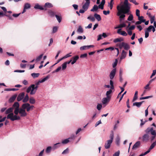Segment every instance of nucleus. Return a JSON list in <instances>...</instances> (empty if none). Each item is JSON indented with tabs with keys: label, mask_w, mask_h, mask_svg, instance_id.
<instances>
[{
	"label": "nucleus",
	"mask_w": 156,
	"mask_h": 156,
	"mask_svg": "<svg viewBox=\"0 0 156 156\" xmlns=\"http://www.w3.org/2000/svg\"><path fill=\"white\" fill-rule=\"evenodd\" d=\"M110 98L108 97H106L103 98L102 100V103L103 104H107L110 101Z\"/></svg>",
	"instance_id": "19"
},
{
	"label": "nucleus",
	"mask_w": 156,
	"mask_h": 156,
	"mask_svg": "<svg viewBox=\"0 0 156 156\" xmlns=\"http://www.w3.org/2000/svg\"><path fill=\"white\" fill-rule=\"evenodd\" d=\"M29 99V97L27 94H26L23 99L22 101L24 103L27 102Z\"/></svg>",
	"instance_id": "26"
},
{
	"label": "nucleus",
	"mask_w": 156,
	"mask_h": 156,
	"mask_svg": "<svg viewBox=\"0 0 156 156\" xmlns=\"http://www.w3.org/2000/svg\"><path fill=\"white\" fill-rule=\"evenodd\" d=\"M69 149L68 148H67L66 149L64 150L62 153V154H66L69 153Z\"/></svg>",
	"instance_id": "46"
},
{
	"label": "nucleus",
	"mask_w": 156,
	"mask_h": 156,
	"mask_svg": "<svg viewBox=\"0 0 156 156\" xmlns=\"http://www.w3.org/2000/svg\"><path fill=\"white\" fill-rule=\"evenodd\" d=\"M75 137L76 136L74 135H72L70 137L68 138L69 139V141H71L72 140H74L75 139Z\"/></svg>",
	"instance_id": "56"
},
{
	"label": "nucleus",
	"mask_w": 156,
	"mask_h": 156,
	"mask_svg": "<svg viewBox=\"0 0 156 156\" xmlns=\"http://www.w3.org/2000/svg\"><path fill=\"white\" fill-rule=\"evenodd\" d=\"M85 0L86 1V2L82 6V9H84L86 11H87L89 7L90 3V0Z\"/></svg>",
	"instance_id": "8"
},
{
	"label": "nucleus",
	"mask_w": 156,
	"mask_h": 156,
	"mask_svg": "<svg viewBox=\"0 0 156 156\" xmlns=\"http://www.w3.org/2000/svg\"><path fill=\"white\" fill-rule=\"evenodd\" d=\"M20 105L19 103L17 102H16L14 103L12 105L13 109H14V113L17 112V111L20 108H19Z\"/></svg>",
	"instance_id": "9"
},
{
	"label": "nucleus",
	"mask_w": 156,
	"mask_h": 156,
	"mask_svg": "<svg viewBox=\"0 0 156 156\" xmlns=\"http://www.w3.org/2000/svg\"><path fill=\"white\" fill-rule=\"evenodd\" d=\"M25 93L22 92L20 93L17 98V100L18 101H20L23 99L25 96Z\"/></svg>",
	"instance_id": "11"
},
{
	"label": "nucleus",
	"mask_w": 156,
	"mask_h": 156,
	"mask_svg": "<svg viewBox=\"0 0 156 156\" xmlns=\"http://www.w3.org/2000/svg\"><path fill=\"white\" fill-rule=\"evenodd\" d=\"M119 48L120 49L123 48L125 50H128L130 48V47L128 43L125 42H122L119 44Z\"/></svg>",
	"instance_id": "7"
},
{
	"label": "nucleus",
	"mask_w": 156,
	"mask_h": 156,
	"mask_svg": "<svg viewBox=\"0 0 156 156\" xmlns=\"http://www.w3.org/2000/svg\"><path fill=\"white\" fill-rule=\"evenodd\" d=\"M120 138L119 136H118L116 140V143L117 145H119L120 143Z\"/></svg>",
	"instance_id": "41"
},
{
	"label": "nucleus",
	"mask_w": 156,
	"mask_h": 156,
	"mask_svg": "<svg viewBox=\"0 0 156 156\" xmlns=\"http://www.w3.org/2000/svg\"><path fill=\"white\" fill-rule=\"evenodd\" d=\"M77 32L80 33H83V29L81 26H80L77 30Z\"/></svg>",
	"instance_id": "45"
},
{
	"label": "nucleus",
	"mask_w": 156,
	"mask_h": 156,
	"mask_svg": "<svg viewBox=\"0 0 156 156\" xmlns=\"http://www.w3.org/2000/svg\"><path fill=\"white\" fill-rule=\"evenodd\" d=\"M50 77V76L49 75H48L46 76L45 78H44L42 79L41 80V82L42 83L44 82L46 80H48Z\"/></svg>",
	"instance_id": "44"
},
{
	"label": "nucleus",
	"mask_w": 156,
	"mask_h": 156,
	"mask_svg": "<svg viewBox=\"0 0 156 156\" xmlns=\"http://www.w3.org/2000/svg\"><path fill=\"white\" fill-rule=\"evenodd\" d=\"M87 19L91 21L92 22H94L95 20V18L92 16H90L87 17Z\"/></svg>",
	"instance_id": "33"
},
{
	"label": "nucleus",
	"mask_w": 156,
	"mask_h": 156,
	"mask_svg": "<svg viewBox=\"0 0 156 156\" xmlns=\"http://www.w3.org/2000/svg\"><path fill=\"white\" fill-rule=\"evenodd\" d=\"M155 20V16H153V17H151V18H150V20L151 23H152L154 22Z\"/></svg>",
	"instance_id": "51"
},
{
	"label": "nucleus",
	"mask_w": 156,
	"mask_h": 156,
	"mask_svg": "<svg viewBox=\"0 0 156 156\" xmlns=\"http://www.w3.org/2000/svg\"><path fill=\"white\" fill-rule=\"evenodd\" d=\"M140 145V141H138L136 142L133 145L132 147V149L133 150L136 149V148L139 147Z\"/></svg>",
	"instance_id": "17"
},
{
	"label": "nucleus",
	"mask_w": 156,
	"mask_h": 156,
	"mask_svg": "<svg viewBox=\"0 0 156 156\" xmlns=\"http://www.w3.org/2000/svg\"><path fill=\"white\" fill-rule=\"evenodd\" d=\"M120 154V151H119L115 152L113 154V156H119Z\"/></svg>",
	"instance_id": "63"
},
{
	"label": "nucleus",
	"mask_w": 156,
	"mask_h": 156,
	"mask_svg": "<svg viewBox=\"0 0 156 156\" xmlns=\"http://www.w3.org/2000/svg\"><path fill=\"white\" fill-rule=\"evenodd\" d=\"M153 97L152 96H148L144 97H140V100H142L143 99H147L149 98H151Z\"/></svg>",
	"instance_id": "43"
},
{
	"label": "nucleus",
	"mask_w": 156,
	"mask_h": 156,
	"mask_svg": "<svg viewBox=\"0 0 156 156\" xmlns=\"http://www.w3.org/2000/svg\"><path fill=\"white\" fill-rule=\"evenodd\" d=\"M149 35V32L146 30L145 31V38H147Z\"/></svg>",
	"instance_id": "59"
},
{
	"label": "nucleus",
	"mask_w": 156,
	"mask_h": 156,
	"mask_svg": "<svg viewBox=\"0 0 156 156\" xmlns=\"http://www.w3.org/2000/svg\"><path fill=\"white\" fill-rule=\"evenodd\" d=\"M34 8L37 9H40V10H43L44 9L46 10V9H44V8L42 6L38 4H36L34 6Z\"/></svg>",
	"instance_id": "16"
},
{
	"label": "nucleus",
	"mask_w": 156,
	"mask_h": 156,
	"mask_svg": "<svg viewBox=\"0 0 156 156\" xmlns=\"http://www.w3.org/2000/svg\"><path fill=\"white\" fill-rule=\"evenodd\" d=\"M156 141H155L151 144L148 150L150 151L154 147L156 146Z\"/></svg>",
	"instance_id": "32"
},
{
	"label": "nucleus",
	"mask_w": 156,
	"mask_h": 156,
	"mask_svg": "<svg viewBox=\"0 0 156 156\" xmlns=\"http://www.w3.org/2000/svg\"><path fill=\"white\" fill-rule=\"evenodd\" d=\"M138 91H136L135 92L134 96L133 97V101H134L136 100L137 98Z\"/></svg>",
	"instance_id": "39"
},
{
	"label": "nucleus",
	"mask_w": 156,
	"mask_h": 156,
	"mask_svg": "<svg viewBox=\"0 0 156 156\" xmlns=\"http://www.w3.org/2000/svg\"><path fill=\"white\" fill-rule=\"evenodd\" d=\"M117 63L118 60L117 59H115V62L112 64V67L113 68H115L117 64Z\"/></svg>",
	"instance_id": "52"
},
{
	"label": "nucleus",
	"mask_w": 156,
	"mask_h": 156,
	"mask_svg": "<svg viewBox=\"0 0 156 156\" xmlns=\"http://www.w3.org/2000/svg\"><path fill=\"white\" fill-rule=\"evenodd\" d=\"M94 47V45H85L81 47L80 48V50L81 51L85 50L88 49L90 48H93Z\"/></svg>",
	"instance_id": "13"
},
{
	"label": "nucleus",
	"mask_w": 156,
	"mask_h": 156,
	"mask_svg": "<svg viewBox=\"0 0 156 156\" xmlns=\"http://www.w3.org/2000/svg\"><path fill=\"white\" fill-rule=\"evenodd\" d=\"M67 62H66L64 63L62 65V70H64L66 69L67 67Z\"/></svg>",
	"instance_id": "40"
},
{
	"label": "nucleus",
	"mask_w": 156,
	"mask_h": 156,
	"mask_svg": "<svg viewBox=\"0 0 156 156\" xmlns=\"http://www.w3.org/2000/svg\"><path fill=\"white\" fill-rule=\"evenodd\" d=\"M61 68L62 67L61 66H59L58 68H57L54 71H53L52 72V73H55L58 72L61 69Z\"/></svg>",
	"instance_id": "53"
},
{
	"label": "nucleus",
	"mask_w": 156,
	"mask_h": 156,
	"mask_svg": "<svg viewBox=\"0 0 156 156\" xmlns=\"http://www.w3.org/2000/svg\"><path fill=\"white\" fill-rule=\"evenodd\" d=\"M52 5L49 2H46V3L44 5V7L45 8H50L53 7Z\"/></svg>",
	"instance_id": "23"
},
{
	"label": "nucleus",
	"mask_w": 156,
	"mask_h": 156,
	"mask_svg": "<svg viewBox=\"0 0 156 156\" xmlns=\"http://www.w3.org/2000/svg\"><path fill=\"white\" fill-rule=\"evenodd\" d=\"M120 8L126 10L125 13H128L130 12V4L128 3V0H124V5H120Z\"/></svg>",
	"instance_id": "4"
},
{
	"label": "nucleus",
	"mask_w": 156,
	"mask_h": 156,
	"mask_svg": "<svg viewBox=\"0 0 156 156\" xmlns=\"http://www.w3.org/2000/svg\"><path fill=\"white\" fill-rule=\"evenodd\" d=\"M152 25H150L147 28H146V31H148V32H150L151 31L152 28Z\"/></svg>",
	"instance_id": "48"
},
{
	"label": "nucleus",
	"mask_w": 156,
	"mask_h": 156,
	"mask_svg": "<svg viewBox=\"0 0 156 156\" xmlns=\"http://www.w3.org/2000/svg\"><path fill=\"white\" fill-rule=\"evenodd\" d=\"M87 56V53H84V54H81L80 56V57L81 58H84L86 57Z\"/></svg>",
	"instance_id": "58"
},
{
	"label": "nucleus",
	"mask_w": 156,
	"mask_h": 156,
	"mask_svg": "<svg viewBox=\"0 0 156 156\" xmlns=\"http://www.w3.org/2000/svg\"><path fill=\"white\" fill-rule=\"evenodd\" d=\"M141 123L140 124V126H142L143 125H144L145 123L147 122V120H146L144 122L143 121V119H140Z\"/></svg>",
	"instance_id": "57"
},
{
	"label": "nucleus",
	"mask_w": 156,
	"mask_h": 156,
	"mask_svg": "<svg viewBox=\"0 0 156 156\" xmlns=\"http://www.w3.org/2000/svg\"><path fill=\"white\" fill-rule=\"evenodd\" d=\"M40 75L39 73H33L31 74V76L34 78H35L38 77Z\"/></svg>",
	"instance_id": "28"
},
{
	"label": "nucleus",
	"mask_w": 156,
	"mask_h": 156,
	"mask_svg": "<svg viewBox=\"0 0 156 156\" xmlns=\"http://www.w3.org/2000/svg\"><path fill=\"white\" fill-rule=\"evenodd\" d=\"M156 70H154L153 71V73L151 74V75L150 76V78H152L153 76H154L156 74Z\"/></svg>",
	"instance_id": "64"
},
{
	"label": "nucleus",
	"mask_w": 156,
	"mask_h": 156,
	"mask_svg": "<svg viewBox=\"0 0 156 156\" xmlns=\"http://www.w3.org/2000/svg\"><path fill=\"white\" fill-rule=\"evenodd\" d=\"M72 58L73 59V61L71 62V63L72 65H73L79 58V57L78 55H76L75 56L73 57Z\"/></svg>",
	"instance_id": "20"
},
{
	"label": "nucleus",
	"mask_w": 156,
	"mask_h": 156,
	"mask_svg": "<svg viewBox=\"0 0 156 156\" xmlns=\"http://www.w3.org/2000/svg\"><path fill=\"white\" fill-rule=\"evenodd\" d=\"M34 84H32L26 90L27 93L30 92V95H33L35 94L37 90L34 87Z\"/></svg>",
	"instance_id": "5"
},
{
	"label": "nucleus",
	"mask_w": 156,
	"mask_h": 156,
	"mask_svg": "<svg viewBox=\"0 0 156 156\" xmlns=\"http://www.w3.org/2000/svg\"><path fill=\"white\" fill-rule=\"evenodd\" d=\"M144 17L142 16H139L138 17V20H139L141 21V22L143 23H144V22H145V21H146V20L144 19Z\"/></svg>",
	"instance_id": "31"
},
{
	"label": "nucleus",
	"mask_w": 156,
	"mask_h": 156,
	"mask_svg": "<svg viewBox=\"0 0 156 156\" xmlns=\"http://www.w3.org/2000/svg\"><path fill=\"white\" fill-rule=\"evenodd\" d=\"M24 108L23 107L20 108L17 111V112L14 113L15 115L13 113L9 114L7 116V119H10L12 121H14L20 120L21 119L20 117L26 116L27 114Z\"/></svg>",
	"instance_id": "1"
},
{
	"label": "nucleus",
	"mask_w": 156,
	"mask_h": 156,
	"mask_svg": "<svg viewBox=\"0 0 156 156\" xmlns=\"http://www.w3.org/2000/svg\"><path fill=\"white\" fill-rule=\"evenodd\" d=\"M24 7L27 9H28L30 8V5L28 3H26L25 4Z\"/></svg>",
	"instance_id": "49"
},
{
	"label": "nucleus",
	"mask_w": 156,
	"mask_h": 156,
	"mask_svg": "<svg viewBox=\"0 0 156 156\" xmlns=\"http://www.w3.org/2000/svg\"><path fill=\"white\" fill-rule=\"evenodd\" d=\"M103 13L105 15H107L109 14L110 11L109 10H108V11L104 10V11H103Z\"/></svg>",
	"instance_id": "62"
},
{
	"label": "nucleus",
	"mask_w": 156,
	"mask_h": 156,
	"mask_svg": "<svg viewBox=\"0 0 156 156\" xmlns=\"http://www.w3.org/2000/svg\"><path fill=\"white\" fill-rule=\"evenodd\" d=\"M116 72V69L115 68L113 69L111 71L109 75V78L110 80H112L114 78Z\"/></svg>",
	"instance_id": "12"
},
{
	"label": "nucleus",
	"mask_w": 156,
	"mask_h": 156,
	"mask_svg": "<svg viewBox=\"0 0 156 156\" xmlns=\"http://www.w3.org/2000/svg\"><path fill=\"white\" fill-rule=\"evenodd\" d=\"M52 149V147L51 146H49L48 147L46 150V152L47 154H49Z\"/></svg>",
	"instance_id": "30"
},
{
	"label": "nucleus",
	"mask_w": 156,
	"mask_h": 156,
	"mask_svg": "<svg viewBox=\"0 0 156 156\" xmlns=\"http://www.w3.org/2000/svg\"><path fill=\"white\" fill-rule=\"evenodd\" d=\"M43 56V54H42L40 55L39 56H38L37 57V58L36 59V61L37 62L39 61L42 57Z\"/></svg>",
	"instance_id": "50"
},
{
	"label": "nucleus",
	"mask_w": 156,
	"mask_h": 156,
	"mask_svg": "<svg viewBox=\"0 0 156 156\" xmlns=\"http://www.w3.org/2000/svg\"><path fill=\"white\" fill-rule=\"evenodd\" d=\"M29 102L30 104H33L35 103V100L33 98H30L29 99Z\"/></svg>",
	"instance_id": "35"
},
{
	"label": "nucleus",
	"mask_w": 156,
	"mask_h": 156,
	"mask_svg": "<svg viewBox=\"0 0 156 156\" xmlns=\"http://www.w3.org/2000/svg\"><path fill=\"white\" fill-rule=\"evenodd\" d=\"M112 142V140H108L107 141V142L105 143V148L106 149L109 148Z\"/></svg>",
	"instance_id": "14"
},
{
	"label": "nucleus",
	"mask_w": 156,
	"mask_h": 156,
	"mask_svg": "<svg viewBox=\"0 0 156 156\" xmlns=\"http://www.w3.org/2000/svg\"><path fill=\"white\" fill-rule=\"evenodd\" d=\"M56 18L59 23H60L62 20V18L60 16H59L57 15H55Z\"/></svg>",
	"instance_id": "42"
},
{
	"label": "nucleus",
	"mask_w": 156,
	"mask_h": 156,
	"mask_svg": "<svg viewBox=\"0 0 156 156\" xmlns=\"http://www.w3.org/2000/svg\"><path fill=\"white\" fill-rule=\"evenodd\" d=\"M13 110V108L12 107L8 108L5 112V114H8V115L11 113H12Z\"/></svg>",
	"instance_id": "22"
},
{
	"label": "nucleus",
	"mask_w": 156,
	"mask_h": 156,
	"mask_svg": "<svg viewBox=\"0 0 156 156\" xmlns=\"http://www.w3.org/2000/svg\"><path fill=\"white\" fill-rule=\"evenodd\" d=\"M22 107L24 108L25 110L26 109L27 111L28 112L30 110H33L34 106L33 105H30L28 103H25L22 105Z\"/></svg>",
	"instance_id": "6"
},
{
	"label": "nucleus",
	"mask_w": 156,
	"mask_h": 156,
	"mask_svg": "<svg viewBox=\"0 0 156 156\" xmlns=\"http://www.w3.org/2000/svg\"><path fill=\"white\" fill-rule=\"evenodd\" d=\"M127 54V52L126 51L124 50H122L121 55L120 57V59L122 60L125 58L126 57Z\"/></svg>",
	"instance_id": "15"
},
{
	"label": "nucleus",
	"mask_w": 156,
	"mask_h": 156,
	"mask_svg": "<svg viewBox=\"0 0 156 156\" xmlns=\"http://www.w3.org/2000/svg\"><path fill=\"white\" fill-rule=\"evenodd\" d=\"M61 146V143H57L54 144L52 147V150L53 151L57 149Z\"/></svg>",
	"instance_id": "18"
},
{
	"label": "nucleus",
	"mask_w": 156,
	"mask_h": 156,
	"mask_svg": "<svg viewBox=\"0 0 156 156\" xmlns=\"http://www.w3.org/2000/svg\"><path fill=\"white\" fill-rule=\"evenodd\" d=\"M117 9L118 11L117 13V15L118 16H119L120 22H121L122 20L124 19V18L126 16L125 14H129V12L128 13H125V12H126V10H124L120 8V5H118L117 6Z\"/></svg>",
	"instance_id": "2"
},
{
	"label": "nucleus",
	"mask_w": 156,
	"mask_h": 156,
	"mask_svg": "<svg viewBox=\"0 0 156 156\" xmlns=\"http://www.w3.org/2000/svg\"><path fill=\"white\" fill-rule=\"evenodd\" d=\"M112 90L111 89H110L109 90L107 91L106 94V97L111 98V96L110 95V94L112 93Z\"/></svg>",
	"instance_id": "27"
},
{
	"label": "nucleus",
	"mask_w": 156,
	"mask_h": 156,
	"mask_svg": "<svg viewBox=\"0 0 156 156\" xmlns=\"http://www.w3.org/2000/svg\"><path fill=\"white\" fill-rule=\"evenodd\" d=\"M139 102H135L133 104V106H136L138 108H140L141 106V105Z\"/></svg>",
	"instance_id": "37"
},
{
	"label": "nucleus",
	"mask_w": 156,
	"mask_h": 156,
	"mask_svg": "<svg viewBox=\"0 0 156 156\" xmlns=\"http://www.w3.org/2000/svg\"><path fill=\"white\" fill-rule=\"evenodd\" d=\"M133 15H132V14H130L127 19L128 20L131 21H132L133 20Z\"/></svg>",
	"instance_id": "47"
},
{
	"label": "nucleus",
	"mask_w": 156,
	"mask_h": 156,
	"mask_svg": "<svg viewBox=\"0 0 156 156\" xmlns=\"http://www.w3.org/2000/svg\"><path fill=\"white\" fill-rule=\"evenodd\" d=\"M114 132L112 130L111 131V133L110 134V140H112V142L113 141V138H114Z\"/></svg>",
	"instance_id": "36"
},
{
	"label": "nucleus",
	"mask_w": 156,
	"mask_h": 156,
	"mask_svg": "<svg viewBox=\"0 0 156 156\" xmlns=\"http://www.w3.org/2000/svg\"><path fill=\"white\" fill-rule=\"evenodd\" d=\"M152 130V127H148L145 130L146 133L144 134L142 136V141L143 142H147L149 140L150 138L149 134L150 131Z\"/></svg>",
	"instance_id": "3"
},
{
	"label": "nucleus",
	"mask_w": 156,
	"mask_h": 156,
	"mask_svg": "<svg viewBox=\"0 0 156 156\" xmlns=\"http://www.w3.org/2000/svg\"><path fill=\"white\" fill-rule=\"evenodd\" d=\"M123 38H117L115 39L114 40L113 42L115 43H116L117 42H121L122 41H123Z\"/></svg>",
	"instance_id": "29"
},
{
	"label": "nucleus",
	"mask_w": 156,
	"mask_h": 156,
	"mask_svg": "<svg viewBox=\"0 0 156 156\" xmlns=\"http://www.w3.org/2000/svg\"><path fill=\"white\" fill-rule=\"evenodd\" d=\"M18 90L19 89L18 88H8L5 89V90L7 91H16Z\"/></svg>",
	"instance_id": "34"
},
{
	"label": "nucleus",
	"mask_w": 156,
	"mask_h": 156,
	"mask_svg": "<svg viewBox=\"0 0 156 156\" xmlns=\"http://www.w3.org/2000/svg\"><path fill=\"white\" fill-rule=\"evenodd\" d=\"M150 133L152 136L151 138V141H152L155 139L156 136V131L155 130H154L153 128L152 127V130L150 131Z\"/></svg>",
	"instance_id": "10"
},
{
	"label": "nucleus",
	"mask_w": 156,
	"mask_h": 156,
	"mask_svg": "<svg viewBox=\"0 0 156 156\" xmlns=\"http://www.w3.org/2000/svg\"><path fill=\"white\" fill-rule=\"evenodd\" d=\"M98 9V5H94L93 8L90 10V11L91 12H96L97 11Z\"/></svg>",
	"instance_id": "25"
},
{
	"label": "nucleus",
	"mask_w": 156,
	"mask_h": 156,
	"mask_svg": "<svg viewBox=\"0 0 156 156\" xmlns=\"http://www.w3.org/2000/svg\"><path fill=\"white\" fill-rule=\"evenodd\" d=\"M17 97V95L16 94L13 95L9 98V101L10 102H13L15 101Z\"/></svg>",
	"instance_id": "21"
},
{
	"label": "nucleus",
	"mask_w": 156,
	"mask_h": 156,
	"mask_svg": "<svg viewBox=\"0 0 156 156\" xmlns=\"http://www.w3.org/2000/svg\"><path fill=\"white\" fill-rule=\"evenodd\" d=\"M136 16L138 17L140 16V11L138 9H137L136 10Z\"/></svg>",
	"instance_id": "61"
},
{
	"label": "nucleus",
	"mask_w": 156,
	"mask_h": 156,
	"mask_svg": "<svg viewBox=\"0 0 156 156\" xmlns=\"http://www.w3.org/2000/svg\"><path fill=\"white\" fill-rule=\"evenodd\" d=\"M48 13L50 14L51 16H53L55 15L54 12L51 10H49L48 11Z\"/></svg>",
	"instance_id": "55"
},
{
	"label": "nucleus",
	"mask_w": 156,
	"mask_h": 156,
	"mask_svg": "<svg viewBox=\"0 0 156 156\" xmlns=\"http://www.w3.org/2000/svg\"><path fill=\"white\" fill-rule=\"evenodd\" d=\"M58 30V27H53L52 30V33H56Z\"/></svg>",
	"instance_id": "54"
},
{
	"label": "nucleus",
	"mask_w": 156,
	"mask_h": 156,
	"mask_svg": "<svg viewBox=\"0 0 156 156\" xmlns=\"http://www.w3.org/2000/svg\"><path fill=\"white\" fill-rule=\"evenodd\" d=\"M120 35H121L124 36H126L127 35V34L125 31H123L121 32L120 34Z\"/></svg>",
	"instance_id": "60"
},
{
	"label": "nucleus",
	"mask_w": 156,
	"mask_h": 156,
	"mask_svg": "<svg viewBox=\"0 0 156 156\" xmlns=\"http://www.w3.org/2000/svg\"><path fill=\"white\" fill-rule=\"evenodd\" d=\"M69 142V139L67 138L62 140V143L63 144H66Z\"/></svg>",
	"instance_id": "38"
},
{
	"label": "nucleus",
	"mask_w": 156,
	"mask_h": 156,
	"mask_svg": "<svg viewBox=\"0 0 156 156\" xmlns=\"http://www.w3.org/2000/svg\"><path fill=\"white\" fill-rule=\"evenodd\" d=\"M94 17L98 21H99L101 20V18L99 15L95 13L94 14Z\"/></svg>",
	"instance_id": "24"
}]
</instances>
